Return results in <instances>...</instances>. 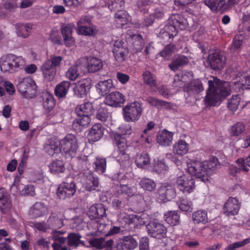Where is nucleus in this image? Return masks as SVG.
Listing matches in <instances>:
<instances>
[{
  "label": "nucleus",
  "instance_id": "1",
  "mask_svg": "<svg viewBox=\"0 0 250 250\" xmlns=\"http://www.w3.org/2000/svg\"><path fill=\"white\" fill-rule=\"evenodd\" d=\"M208 89L205 98L206 104L215 106L216 104L230 94V86L228 82L220 81L212 77L208 81Z\"/></svg>",
  "mask_w": 250,
  "mask_h": 250
},
{
  "label": "nucleus",
  "instance_id": "2",
  "mask_svg": "<svg viewBox=\"0 0 250 250\" xmlns=\"http://www.w3.org/2000/svg\"><path fill=\"white\" fill-rule=\"evenodd\" d=\"M121 133H115L113 134V143L118 146L119 154L118 161L121 165L125 166L129 164V156L126 153L127 145L126 139L124 137L125 135H130L132 133L131 126L128 125L120 128Z\"/></svg>",
  "mask_w": 250,
  "mask_h": 250
},
{
  "label": "nucleus",
  "instance_id": "3",
  "mask_svg": "<svg viewBox=\"0 0 250 250\" xmlns=\"http://www.w3.org/2000/svg\"><path fill=\"white\" fill-rule=\"evenodd\" d=\"M169 25L164 28L166 34H169V39L173 38L177 34V29L185 30L187 28H192L193 21L191 18L186 19L180 14H174L169 19Z\"/></svg>",
  "mask_w": 250,
  "mask_h": 250
},
{
  "label": "nucleus",
  "instance_id": "4",
  "mask_svg": "<svg viewBox=\"0 0 250 250\" xmlns=\"http://www.w3.org/2000/svg\"><path fill=\"white\" fill-rule=\"evenodd\" d=\"M87 161L82 160H79L78 162L79 170L83 173L82 179L85 189L87 191L94 190L98 187L99 180L94 176L91 171L87 168Z\"/></svg>",
  "mask_w": 250,
  "mask_h": 250
},
{
  "label": "nucleus",
  "instance_id": "5",
  "mask_svg": "<svg viewBox=\"0 0 250 250\" xmlns=\"http://www.w3.org/2000/svg\"><path fill=\"white\" fill-rule=\"evenodd\" d=\"M62 60L61 56L51 55L41 67L44 77L49 81L53 80L56 73V68L60 65Z\"/></svg>",
  "mask_w": 250,
  "mask_h": 250
},
{
  "label": "nucleus",
  "instance_id": "6",
  "mask_svg": "<svg viewBox=\"0 0 250 250\" xmlns=\"http://www.w3.org/2000/svg\"><path fill=\"white\" fill-rule=\"evenodd\" d=\"M15 62V66H24L25 61L21 57H17L14 54H9L0 59V69L3 72L13 73L17 71L12 64Z\"/></svg>",
  "mask_w": 250,
  "mask_h": 250
},
{
  "label": "nucleus",
  "instance_id": "7",
  "mask_svg": "<svg viewBox=\"0 0 250 250\" xmlns=\"http://www.w3.org/2000/svg\"><path fill=\"white\" fill-rule=\"evenodd\" d=\"M123 114L125 121L135 122L142 115L143 112L142 103L135 102L125 105L123 108Z\"/></svg>",
  "mask_w": 250,
  "mask_h": 250
},
{
  "label": "nucleus",
  "instance_id": "8",
  "mask_svg": "<svg viewBox=\"0 0 250 250\" xmlns=\"http://www.w3.org/2000/svg\"><path fill=\"white\" fill-rule=\"evenodd\" d=\"M17 88L25 98H34L37 95V85L30 77L24 78L20 81L17 85Z\"/></svg>",
  "mask_w": 250,
  "mask_h": 250
},
{
  "label": "nucleus",
  "instance_id": "9",
  "mask_svg": "<svg viewBox=\"0 0 250 250\" xmlns=\"http://www.w3.org/2000/svg\"><path fill=\"white\" fill-rule=\"evenodd\" d=\"M61 151H62L66 158L74 157L78 147L77 140L74 135H67L60 143Z\"/></svg>",
  "mask_w": 250,
  "mask_h": 250
},
{
  "label": "nucleus",
  "instance_id": "10",
  "mask_svg": "<svg viewBox=\"0 0 250 250\" xmlns=\"http://www.w3.org/2000/svg\"><path fill=\"white\" fill-rule=\"evenodd\" d=\"M188 171L191 175L194 176L204 182L209 180V176L204 170L202 162L195 161L188 163Z\"/></svg>",
  "mask_w": 250,
  "mask_h": 250
},
{
  "label": "nucleus",
  "instance_id": "11",
  "mask_svg": "<svg viewBox=\"0 0 250 250\" xmlns=\"http://www.w3.org/2000/svg\"><path fill=\"white\" fill-rule=\"evenodd\" d=\"M146 228L150 237L161 239L166 236L167 228L156 219L150 221Z\"/></svg>",
  "mask_w": 250,
  "mask_h": 250
},
{
  "label": "nucleus",
  "instance_id": "12",
  "mask_svg": "<svg viewBox=\"0 0 250 250\" xmlns=\"http://www.w3.org/2000/svg\"><path fill=\"white\" fill-rule=\"evenodd\" d=\"M176 184L180 191L188 193L192 192L195 187V180L192 176L184 174H181L177 177Z\"/></svg>",
  "mask_w": 250,
  "mask_h": 250
},
{
  "label": "nucleus",
  "instance_id": "13",
  "mask_svg": "<svg viewBox=\"0 0 250 250\" xmlns=\"http://www.w3.org/2000/svg\"><path fill=\"white\" fill-rule=\"evenodd\" d=\"M204 90L203 83L198 79H194L186 83L183 86V91L188 96L195 98Z\"/></svg>",
  "mask_w": 250,
  "mask_h": 250
},
{
  "label": "nucleus",
  "instance_id": "14",
  "mask_svg": "<svg viewBox=\"0 0 250 250\" xmlns=\"http://www.w3.org/2000/svg\"><path fill=\"white\" fill-rule=\"evenodd\" d=\"M91 82L90 78L83 79L77 82L74 88L75 94L79 98L86 97L91 87Z\"/></svg>",
  "mask_w": 250,
  "mask_h": 250
},
{
  "label": "nucleus",
  "instance_id": "15",
  "mask_svg": "<svg viewBox=\"0 0 250 250\" xmlns=\"http://www.w3.org/2000/svg\"><path fill=\"white\" fill-rule=\"evenodd\" d=\"M113 53L115 60L119 62H123L128 54V50L122 41H116L114 44Z\"/></svg>",
  "mask_w": 250,
  "mask_h": 250
},
{
  "label": "nucleus",
  "instance_id": "16",
  "mask_svg": "<svg viewBox=\"0 0 250 250\" xmlns=\"http://www.w3.org/2000/svg\"><path fill=\"white\" fill-rule=\"evenodd\" d=\"M208 60L212 69L220 70L225 66L226 59L221 52H216L210 54Z\"/></svg>",
  "mask_w": 250,
  "mask_h": 250
},
{
  "label": "nucleus",
  "instance_id": "17",
  "mask_svg": "<svg viewBox=\"0 0 250 250\" xmlns=\"http://www.w3.org/2000/svg\"><path fill=\"white\" fill-rule=\"evenodd\" d=\"M137 246L138 242L132 235L123 236L116 244L117 250H133Z\"/></svg>",
  "mask_w": 250,
  "mask_h": 250
},
{
  "label": "nucleus",
  "instance_id": "18",
  "mask_svg": "<svg viewBox=\"0 0 250 250\" xmlns=\"http://www.w3.org/2000/svg\"><path fill=\"white\" fill-rule=\"evenodd\" d=\"M158 199L162 202L170 201L176 195L175 188L170 185L161 186L158 190Z\"/></svg>",
  "mask_w": 250,
  "mask_h": 250
},
{
  "label": "nucleus",
  "instance_id": "19",
  "mask_svg": "<svg viewBox=\"0 0 250 250\" xmlns=\"http://www.w3.org/2000/svg\"><path fill=\"white\" fill-rule=\"evenodd\" d=\"M240 204L236 198L229 197L224 207V213L225 215L233 216L237 214L239 210Z\"/></svg>",
  "mask_w": 250,
  "mask_h": 250
},
{
  "label": "nucleus",
  "instance_id": "20",
  "mask_svg": "<svg viewBox=\"0 0 250 250\" xmlns=\"http://www.w3.org/2000/svg\"><path fill=\"white\" fill-rule=\"evenodd\" d=\"M74 25L72 23L64 24L61 27V33L64 44L67 47H71L75 44V39L72 37Z\"/></svg>",
  "mask_w": 250,
  "mask_h": 250
},
{
  "label": "nucleus",
  "instance_id": "21",
  "mask_svg": "<svg viewBox=\"0 0 250 250\" xmlns=\"http://www.w3.org/2000/svg\"><path fill=\"white\" fill-rule=\"evenodd\" d=\"M125 101V96L119 92L115 91L106 96L104 103L109 106L116 107L123 104Z\"/></svg>",
  "mask_w": 250,
  "mask_h": 250
},
{
  "label": "nucleus",
  "instance_id": "22",
  "mask_svg": "<svg viewBox=\"0 0 250 250\" xmlns=\"http://www.w3.org/2000/svg\"><path fill=\"white\" fill-rule=\"evenodd\" d=\"M87 214L91 220L103 218L106 215L105 208L103 204H96L90 207Z\"/></svg>",
  "mask_w": 250,
  "mask_h": 250
},
{
  "label": "nucleus",
  "instance_id": "23",
  "mask_svg": "<svg viewBox=\"0 0 250 250\" xmlns=\"http://www.w3.org/2000/svg\"><path fill=\"white\" fill-rule=\"evenodd\" d=\"M104 127L100 124L94 125L88 134V138L90 141L93 142L100 140L104 135Z\"/></svg>",
  "mask_w": 250,
  "mask_h": 250
},
{
  "label": "nucleus",
  "instance_id": "24",
  "mask_svg": "<svg viewBox=\"0 0 250 250\" xmlns=\"http://www.w3.org/2000/svg\"><path fill=\"white\" fill-rule=\"evenodd\" d=\"M173 133L166 129L159 132L157 136L158 143L162 146H169L172 143Z\"/></svg>",
  "mask_w": 250,
  "mask_h": 250
},
{
  "label": "nucleus",
  "instance_id": "25",
  "mask_svg": "<svg viewBox=\"0 0 250 250\" xmlns=\"http://www.w3.org/2000/svg\"><path fill=\"white\" fill-rule=\"evenodd\" d=\"M204 2L213 12H223L225 9L226 0H204Z\"/></svg>",
  "mask_w": 250,
  "mask_h": 250
},
{
  "label": "nucleus",
  "instance_id": "26",
  "mask_svg": "<svg viewBox=\"0 0 250 250\" xmlns=\"http://www.w3.org/2000/svg\"><path fill=\"white\" fill-rule=\"evenodd\" d=\"M94 109L91 103L86 102L85 104L78 105L75 108V113L78 117L82 115L92 116L93 114Z\"/></svg>",
  "mask_w": 250,
  "mask_h": 250
},
{
  "label": "nucleus",
  "instance_id": "27",
  "mask_svg": "<svg viewBox=\"0 0 250 250\" xmlns=\"http://www.w3.org/2000/svg\"><path fill=\"white\" fill-rule=\"evenodd\" d=\"M83 67L80 62H77L72 65L66 71L65 76L69 80L74 81L76 80L80 75V71Z\"/></svg>",
  "mask_w": 250,
  "mask_h": 250
},
{
  "label": "nucleus",
  "instance_id": "28",
  "mask_svg": "<svg viewBox=\"0 0 250 250\" xmlns=\"http://www.w3.org/2000/svg\"><path fill=\"white\" fill-rule=\"evenodd\" d=\"M189 62L188 58L183 55H180L175 58L168 66L171 70L176 71L181 67L187 64Z\"/></svg>",
  "mask_w": 250,
  "mask_h": 250
},
{
  "label": "nucleus",
  "instance_id": "29",
  "mask_svg": "<svg viewBox=\"0 0 250 250\" xmlns=\"http://www.w3.org/2000/svg\"><path fill=\"white\" fill-rule=\"evenodd\" d=\"M236 163L238 167L235 166H230L229 168L230 174L235 175L237 173L239 172L241 170L248 172L249 171V168L246 165L245 159L240 158L236 160Z\"/></svg>",
  "mask_w": 250,
  "mask_h": 250
},
{
  "label": "nucleus",
  "instance_id": "30",
  "mask_svg": "<svg viewBox=\"0 0 250 250\" xmlns=\"http://www.w3.org/2000/svg\"><path fill=\"white\" fill-rule=\"evenodd\" d=\"M70 82L65 81L58 84L55 89L56 96L60 98L65 97L70 88Z\"/></svg>",
  "mask_w": 250,
  "mask_h": 250
},
{
  "label": "nucleus",
  "instance_id": "31",
  "mask_svg": "<svg viewBox=\"0 0 250 250\" xmlns=\"http://www.w3.org/2000/svg\"><path fill=\"white\" fill-rule=\"evenodd\" d=\"M204 170H206L207 174L209 177L214 173L215 168L218 165V159L216 157H213L211 158L208 161H206L202 162Z\"/></svg>",
  "mask_w": 250,
  "mask_h": 250
},
{
  "label": "nucleus",
  "instance_id": "32",
  "mask_svg": "<svg viewBox=\"0 0 250 250\" xmlns=\"http://www.w3.org/2000/svg\"><path fill=\"white\" fill-rule=\"evenodd\" d=\"M165 221L171 226L180 223V214L178 211H169L164 216Z\"/></svg>",
  "mask_w": 250,
  "mask_h": 250
},
{
  "label": "nucleus",
  "instance_id": "33",
  "mask_svg": "<svg viewBox=\"0 0 250 250\" xmlns=\"http://www.w3.org/2000/svg\"><path fill=\"white\" fill-rule=\"evenodd\" d=\"M128 198H123L119 196L112 201V207L117 210H123L128 207Z\"/></svg>",
  "mask_w": 250,
  "mask_h": 250
},
{
  "label": "nucleus",
  "instance_id": "34",
  "mask_svg": "<svg viewBox=\"0 0 250 250\" xmlns=\"http://www.w3.org/2000/svg\"><path fill=\"white\" fill-rule=\"evenodd\" d=\"M49 228L60 229L63 226L62 219L58 214L53 213L47 220Z\"/></svg>",
  "mask_w": 250,
  "mask_h": 250
},
{
  "label": "nucleus",
  "instance_id": "35",
  "mask_svg": "<svg viewBox=\"0 0 250 250\" xmlns=\"http://www.w3.org/2000/svg\"><path fill=\"white\" fill-rule=\"evenodd\" d=\"M192 219L195 224H205L208 222L207 212L203 210H197L193 213Z\"/></svg>",
  "mask_w": 250,
  "mask_h": 250
},
{
  "label": "nucleus",
  "instance_id": "36",
  "mask_svg": "<svg viewBox=\"0 0 250 250\" xmlns=\"http://www.w3.org/2000/svg\"><path fill=\"white\" fill-rule=\"evenodd\" d=\"M47 211L46 207L42 203H36L30 210V213L34 217L43 215Z\"/></svg>",
  "mask_w": 250,
  "mask_h": 250
},
{
  "label": "nucleus",
  "instance_id": "37",
  "mask_svg": "<svg viewBox=\"0 0 250 250\" xmlns=\"http://www.w3.org/2000/svg\"><path fill=\"white\" fill-rule=\"evenodd\" d=\"M82 236L79 233H70L67 237V245L70 247H78L80 244H83L84 242L81 240Z\"/></svg>",
  "mask_w": 250,
  "mask_h": 250
},
{
  "label": "nucleus",
  "instance_id": "38",
  "mask_svg": "<svg viewBox=\"0 0 250 250\" xmlns=\"http://www.w3.org/2000/svg\"><path fill=\"white\" fill-rule=\"evenodd\" d=\"M135 163L138 167L145 168L150 164V159L149 155L146 152H143L136 157Z\"/></svg>",
  "mask_w": 250,
  "mask_h": 250
},
{
  "label": "nucleus",
  "instance_id": "39",
  "mask_svg": "<svg viewBox=\"0 0 250 250\" xmlns=\"http://www.w3.org/2000/svg\"><path fill=\"white\" fill-rule=\"evenodd\" d=\"M188 145L184 140H179L173 146V153L178 155H183L188 151Z\"/></svg>",
  "mask_w": 250,
  "mask_h": 250
},
{
  "label": "nucleus",
  "instance_id": "40",
  "mask_svg": "<svg viewBox=\"0 0 250 250\" xmlns=\"http://www.w3.org/2000/svg\"><path fill=\"white\" fill-rule=\"evenodd\" d=\"M103 66V62L101 60L93 57L88 62L87 69L89 72L94 73L100 70Z\"/></svg>",
  "mask_w": 250,
  "mask_h": 250
},
{
  "label": "nucleus",
  "instance_id": "41",
  "mask_svg": "<svg viewBox=\"0 0 250 250\" xmlns=\"http://www.w3.org/2000/svg\"><path fill=\"white\" fill-rule=\"evenodd\" d=\"M97 88L102 95H105L113 88L112 81L111 79H108L104 81H100L97 84Z\"/></svg>",
  "mask_w": 250,
  "mask_h": 250
},
{
  "label": "nucleus",
  "instance_id": "42",
  "mask_svg": "<svg viewBox=\"0 0 250 250\" xmlns=\"http://www.w3.org/2000/svg\"><path fill=\"white\" fill-rule=\"evenodd\" d=\"M43 106L48 111H50L55 106V103L53 96L48 93H44L42 96Z\"/></svg>",
  "mask_w": 250,
  "mask_h": 250
},
{
  "label": "nucleus",
  "instance_id": "43",
  "mask_svg": "<svg viewBox=\"0 0 250 250\" xmlns=\"http://www.w3.org/2000/svg\"><path fill=\"white\" fill-rule=\"evenodd\" d=\"M50 171L52 173H59L63 172L65 170V167L63 162L57 160L53 161L49 166Z\"/></svg>",
  "mask_w": 250,
  "mask_h": 250
},
{
  "label": "nucleus",
  "instance_id": "44",
  "mask_svg": "<svg viewBox=\"0 0 250 250\" xmlns=\"http://www.w3.org/2000/svg\"><path fill=\"white\" fill-rule=\"evenodd\" d=\"M117 26L122 27L127 23L128 20V15L123 11H119L115 14Z\"/></svg>",
  "mask_w": 250,
  "mask_h": 250
},
{
  "label": "nucleus",
  "instance_id": "45",
  "mask_svg": "<svg viewBox=\"0 0 250 250\" xmlns=\"http://www.w3.org/2000/svg\"><path fill=\"white\" fill-rule=\"evenodd\" d=\"M44 149L50 156H53L55 153H58L61 151V148L57 142L54 141H50L49 144H47L44 146Z\"/></svg>",
  "mask_w": 250,
  "mask_h": 250
},
{
  "label": "nucleus",
  "instance_id": "46",
  "mask_svg": "<svg viewBox=\"0 0 250 250\" xmlns=\"http://www.w3.org/2000/svg\"><path fill=\"white\" fill-rule=\"evenodd\" d=\"M144 82L151 87L157 85V81L155 75L149 71H145L143 74Z\"/></svg>",
  "mask_w": 250,
  "mask_h": 250
},
{
  "label": "nucleus",
  "instance_id": "47",
  "mask_svg": "<svg viewBox=\"0 0 250 250\" xmlns=\"http://www.w3.org/2000/svg\"><path fill=\"white\" fill-rule=\"evenodd\" d=\"M240 101L241 98L238 95H232L231 98L228 100V107L232 113L237 109Z\"/></svg>",
  "mask_w": 250,
  "mask_h": 250
},
{
  "label": "nucleus",
  "instance_id": "48",
  "mask_svg": "<svg viewBox=\"0 0 250 250\" xmlns=\"http://www.w3.org/2000/svg\"><path fill=\"white\" fill-rule=\"evenodd\" d=\"M140 185L145 190L152 191L156 188L155 182L148 178H143L140 182Z\"/></svg>",
  "mask_w": 250,
  "mask_h": 250
},
{
  "label": "nucleus",
  "instance_id": "49",
  "mask_svg": "<svg viewBox=\"0 0 250 250\" xmlns=\"http://www.w3.org/2000/svg\"><path fill=\"white\" fill-rule=\"evenodd\" d=\"M245 129V126L242 122H237L233 125L230 130L231 136H238Z\"/></svg>",
  "mask_w": 250,
  "mask_h": 250
},
{
  "label": "nucleus",
  "instance_id": "50",
  "mask_svg": "<svg viewBox=\"0 0 250 250\" xmlns=\"http://www.w3.org/2000/svg\"><path fill=\"white\" fill-rule=\"evenodd\" d=\"M96 29L95 26L91 25H83L78 26L77 28V32L79 34H82L85 36H91L95 34Z\"/></svg>",
  "mask_w": 250,
  "mask_h": 250
},
{
  "label": "nucleus",
  "instance_id": "51",
  "mask_svg": "<svg viewBox=\"0 0 250 250\" xmlns=\"http://www.w3.org/2000/svg\"><path fill=\"white\" fill-rule=\"evenodd\" d=\"M13 205L11 198L0 202V210L3 214H8L12 209Z\"/></svg>",
  "mask_w": 250,
  "mask_h": 250
},
{
  "label": "nucleus",
  "instance_id": "52",
  "mask_svg": "<svg viewBox=\"0 0 250 250\" xmlns=\"http://www.w3.org/2000/svg\"><path fill=\"white\" fill-rule=\"evenodd\" d=\"M118 192L120 194H125L129 198L134 195L132 188L128 185H121L118 189Z\"/></svg>",
  "mask_w": 250,
  "mask_h": 250
},
{
  "label": "nucleus",
  "instance_id": "53",
  "mask_svg": "<svg viewBox=\"0 0 250 250\" xmlns=\"http://www.w3.org/2000/svg\"><path fill=\"white\" fill-rule=\"evenodd\" d=\"M90 116L83 115H82V117H78L74 120L73 125L77 124L83 127L87 126L91 122Z\"/></svg>",
  "mask_w": 250,
  "mask_h": 250
},
{
  "label": "nucleus",
  "instance_id": "54",
  "mask_svg": "<svg viewBox=\"0 0 250 250\" xmlns=\"http://www.w3.org/2000/svg\"><path fill=\"white\" fill-rule=\"evenodd\" d=\"M243 36L242 35H237L233 39V42L230 46L232 51H237L241 48L243 44Z\"/></svg>",
  "mask_w": 250,
  "mask_h": 250
},
{
  "label": "nucleus",
  "instance_id": "55",
  "mask_svg": "<svg viewBox=\"0 0 250 250\" xmlns=\"http://www.w3.org/2000/svg\"><path fill=\"white\" fill-rule=\"evenodd\" d=\"M176 49V46L174 44H169L167 45L160 53L161 56L166 58L170 56L172 53L175 52Z\"/></svg>",
  "mask_w": 250,
  "mask_h": 250
},
{
  "label": "nucleus",
  "instance_id": "56",
  "mask_svg": "<svg viewBox=\"0 0 250 250\" xmlns=\"http://www.w3.org/2000/svg\"><path fill=\"white\" fill-rule=\"evenodd\" d=\"M96 166L95 169L97 171L104 173L105 171L106 163L105 159H97L95 162Z\"/></svg>",
  "mask_w": 250,
  "mask_h": 250
},
{
  "label": "nucleus",
  "instance_id": "57",
  "mask_svg": "<svg viewBox=\"0 0 250 250\" xmlns=\"http://www.w3.org/2000/svg\"><path fill=\"white\" fill-rule=\"evenodd\" d=\"M238 84L239 88L242 90L250 89V76H243L238 82Z\"/></svg>",
  "mask_w": 250,
  "mask_h": 250
},
{
  "label": "nucleus",
  "instance_id": "58",
  "mask_svg": "<svg viewBox=\"0 0 250 250\" xmlns=\"http://www.w3.org/2000/svg\"><path fill=\"white\" fill-rule=\"evenodd\" d=\"M109 117V113L105 108H100L96 113V118L102 122H105Z\"/></svg>",
  "mask_w": 250,
  "mask_h": 250
},
{
  "label": "nucleus",
  "instance_id": "59",
  "mask_svg": "<svg viewBox=\"0 0 250 250\" xmlns=\"http://www.w3.org/2000/svg\"><path fill=\"white\" fill-rule=\"evenodd\" d=\"M148 103L156 106H168L169 103L164 101L159 100L154 97H149L147 100Z\"/></svg>",
  "mask_w": 250,
  "mask_h": 250
},
{
  "label": "nucleus",
  "instance_id": "60",
  "mask_svg": "<svg viewBox=\"0 0 250 250\" xmlns=\"http://www.w3.org/2000/svg\"><path fill=\"white\" fill-rule=\"evenodd\" d=\"M60 185L64 188L67 193H68V191L71 192V193L69 194L70 196H72L75 193L76 191V186L72 182L70 183L64 182Z\"/></svg>",
  "mask_w": 250,
  "mask_h": 250
},
{
  "label": "nucleus",
  "instance_id": "61",
  "mask_svg": "<svg viewBox=\"0 0 250 250\" xmlns=\"http://www.w3.org/2000/svg\"><path fill=\"white\" fill-rule=\"evenodd\" d=\"M167 169V167L164 162L161 161L156 162L153 167V170L158 173H162Z\"/></svg>",
  "mask_w": 250,
  "mask_h": 250
},
{
  "label": "nucleus",
  "instance_id": "62",
  "mask_svg": "<svg viewBox=\"0 0 250 250\" xmlns=\"http://www.w3.org/2000/svg\"><path fill=\"white\" fill-rule=\"evenodd\" d=\"M151 3L150 0H138L137 2V7L144 13L147 12V8Z\"/></svg>",
  "mask_w": 250,
  "mask_h": 250
},
{
  "label": "nucleus",
  "instance_id": "63",
  "mask_svg": "<svg viewBox=\"0 0 250 250\" xmlns=\"http://www.w3.org/2000/svg\"><path fill=\"white\" fill-rule=\"evenodd\" d=\"M248 243V239H245L242 241H239L229 244L225 248V250H235L236 248L242 247Z\"/></svg>",
  "mask_w": 250,
  "mask_h": 250
},
{
  "label": "nucleus",
  "instance_id": "64",
  "mask_svg": "<svg viewBox=\"0 0 250 250\" xmlns=\"http://www.w3.org/2000/svg\"><path fill=\"white\" fill-rule=\"evenodd\" d=\"M155 21L153 17V14H150L144 18L141 23L142 27H147L151 26Z\"/></svg>",
  "mask_w": 250,
  "mask_h": 250
}]
</instances>
